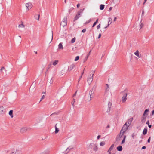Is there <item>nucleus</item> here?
I'll list each match as a JSON object with an SVG mask.
<instances>
[{"mask_svg":"<svg viewBox=\"0 0 154 154\" xmlns=\"http://www.w3.org/2000/svg\"><path fill=\"white\" fill-rule=\"evenodd\" d=\"M94 73V71H91L89 75L88 76L87 78V80L88 83L90 85L92 82L93 79V76Z\"/></svg>","mask_w":154,"mask_h":154,"instance_id":"nucleus-1","label":"nucleus"},{"mask_svg":"<svg viewBox=\"0 0 154 154\" xmlns=\"http://www.w3.org/2000/svg\"><path fill=\"white\" fill-rule=\"evenodd\" d=\"M90 148L93 149L94 151H96L98 149V147L94 143H90L89 145V147L88 148L89 149Z\"/></svg>","mask_w":154,"mask_h":154,"instance_id":"nucleus-2","label":"nucleus"},{"mask_svg":"<svg viewBox=\"0 0 154 154\" xmlns=\"http://www.w3.org/2000/svg\"><path fill=\"white\" fill-rule=\"evenodd\" d=\"M67 17H65L63 18L62 21L60 25L63 27H64L67 25Z\"/></svg>","mask_w":154,"mask_h":154,"instance_id":"nucleus-3","label":"nucleus"},{"mask_svg":"<svg viewBox=\"0 0 154 154\" xmlns=\"http://www.w3.org/2000/svg\"><path fill=\"white\" fill-rule=\"evenodd\" d=\"M21 152L20 149H14V150L12 152V154H18L20 153Z\"/></svg>","mask_w":154,"mask_h":154,"instance_id":"nucleus-4","label":"nucleus"},{"mask_svg":"<svg viewBox=\"0 0 154 154\" xmlns=\"http://www.w3.org/2000/svg\"><path fill=\"white\" fill-rule=\"evenodd\" d=\"M26 7L28 10L32 8V5L31 3L29 2L26 3Z\"/></svg>","mask_w":154,"mask_h":154,"instance_id":"nucleus-5","label":"nucleus"},{"mask_svg":"<svg viewBox=\"0 0 154 154\" xmlns=\"http://www.w3.org/2000/svg\"><path fill=\"white\" fill-rule=\"evenodd\" d=\"M28 129V128L26 127H23L21 129L20 131L22 133H24L26 132Z\"/></svg>","mask_w":154,"mask_h":154,"instance_id":"nucleus-6","label":"nucleus"},{"mask_svg":"<svg viewBox=\"0 0 154 154\" xmlns=\"http://www.w3.org/2000/svg\"><path fill=\"white\" fill-rule=\"evenodd\" d=\"M127 94H125L122 97V102L124 103L125 102L127 98L126 97L127 96Z\"/></svg>","mask_w":154,"mask_h":154,"instance_id":"nucleus-7","label":"nucleus"},{"mask_svg":"<svg viewBox=\"0 0 154 154\" xmlns=\"http://www.w3.org/2000/svg\"><path fill=\"white\" fill-rule=\"evenodd\" d=\"M112 103H111L109 102L108 103V109L107 111V112L108 113H109L110 112V108L112 106Z\"/></svg>","mask_w":154,"mask_h":154,"instance_id":"nucleus-8","label":"nucleus"},{"mask_svg":"<svg viewBox=\"0 0 154 154\" xmlns=\"http://www.w3.org/2000/svg\"><path fill=\"white\" fill-rule=\"evenodd\" d=\"M128 126H127V123H125L124 125L123 126L121 130H122L126 131L128 129Z\"/></svg>","mask_w":154,"mask_h":154,"instance_id":"nucleus-9","label":"nucleus"},{"mask_svg":"<svg viewBox=\"0 0 154 154\" xmlns=\"http://www.w3.org/2000/svg\"><path fill=\"white\" fill-rule=\"evenodd\" d=\"M5 112V109L4 108L1 106L0 107V113L1 114H3Z\"/></svg>","mask_w":154,"mask_h":154,"instance_id":"nucleus-10","label":"nucleus"},{"mask_svg":"<svg viewBox=\"0 0 154 154\" xmlns=\"http://www.w3.org/2000/svg\"><path fill=\"white\" fill-rule=\"evenodd\" d=\"M75 66V65L74 64H72L70 65L68 68V71H70Z\"/></svg>","mask_w":154,"mask_h":154,"instance_id":"nucleus-11","label":"nucleus"},{"mask_svg":"<svg viewBox=\"0 0 154 154\" xmlns=\"http://www.w3.org/2000/svg\"><path fill=\"white\" fill-rule=\"evenodd\" d=\"M114 144H112L110 147L109 148V149L108 150L107 152H109V154L111 153V151L113 149L114 147Z\"/></svg>","mask_w":154,"mask_h":154,"instance_id":"nucleus-12","label":"nucleus"},{"mask_svg":"<svg viewBox=\"0 0 154 154\" xmlns=\"http://www.w3.org/2000/svg\"><path fill=\"white\" fill-rule=\"evenodd\" d=\"M72 146H69V147L67 148L65 152V154H67L68 153L70 150L72 149Z\"/></svg>","mask_w":154,"mask_h":154,"instance_id":"nucleus-13","label":"nucleus"},{"mask_svg":"<svg viewBox=\"0 0 154 154\" xmlns=\"http://www.w3.org/2000/svg\"><path fill=\"white\" fill-rule=\"evenodd\" d=\"M80 15L81 14H79V13H77V14L76 16L74 18V21L78 19L80 17Z\"/></svg>","mask_w":154,"mask_h":154,"instance_id":"nucleus-14","label":"nucleus"},{"mask_svg":"<svg viewBox=\"0 0 154 154\" xmlns=\"http://www.w3.org/2000/svg\"><path fill=\"white\" fill-rule=\"evenodd\" d=\"M86 102H89L91 100V99L92 97H90L88 95V96H86Z\"/></svg>","mask_w":154,"mask_h":154,"instance_id":"nucleus-15","label":"nucleus"},{"mask_svg":"<svg viewBox=\"0 0 154 154\" xmlns=\"http://www.w3.org/2000/svg\"><path fill=\"white\" fill-rule=\"evenodd\" d=\"M131 120H132L131 119H129L125 123H127V126L129 127V126L131 124Z\"/></svg>","mask_w":154,"mask_h":154,"instance_id":"nucleus-16","label":"nucleus"},{"mask_svg":"<svg viewBox=\"0 0 154 154\" xmlns=\"http://www.w3.org/2000/svg\"><path fill=\"white\" fill-rule=\"evenodd\" d=\"M134 54L136 56L138 57L139 58L141 57V56H140L139 55V53L138 50H137L134 53Z\"/></svg>","mask_w":154,"mask_h":154,"instance_id":"nucleus-17","label":"nucleus"},{"mask_svg":"<svg viewBox=\"0 0 154 154\" xmlns=\"http://www.w3.org/2000/svg\"><path fill=\"white\" fill-rule=\"evenodd\" d=\"M112 19L110 18V17H109V21L108 22V24L107 26L106 27H105V28H106L107 27H108L111 23L112 21Z\"/></svg>","mask_w":154,"mask_h":154,"instance_id":"nucleus-18","label":"nucleus"},{"mask_svg":"<svg viewBox=\"0 0 154 154\" xmlns=\"http://www.w3.org/2000/svg\"><path fill=\"white\" fill-rule=\"evenodd\" d=\"M113 2L116 5L118 4L120 2V0H113Z\"/></svg>","mask_w":154,"mask_h":154,"instance_id":"nucleus-19","label":"nucleus"},{"mask_svg":"<svg viewBox=\"0 0 154 154\" xmlns=\"http://www.w3.org/2000/svg\"><path fill=\"white\" fill-rule=\"evenodd\" d=\"M58 48L59 49H62L63 50V45L62 43H60L59 45H58Z\"/></svg>","mask_w":154,"mask_h":154,"instance_id":"nucleus-20","label":"nucleus"},{"mask_svg":"<svg viewBox=\"0 0 154 154\" xmlns=\"http://www.w3.org/2000/svg\"><path fill=\"white\" fill-rule=\"evenodd\" d=\"M117 150L119 151H121L122 150V147L121 146H119L117 148Z\"/></svg>","mask_w":154,"mask_h":154,"instance_id":"nucleus-21","label":"nucleus"},{"mask_svg":"<svg viewBox=\"0 0 154 154\" xmlns=\"http://www.w3.org/2000/svg\"><path fill=\"white\" fill-rule=\"evenodd\" d=\"M95 91V88H94V87L93 88H92L91 90L89 91V92L91 94H93L94 93Z\"/></svg>","mask_w":154,"mask_h":154,"instance_id":"nucleus-22","label":"nucleus"},{"mask_svg":"<svg viewBox=\"0 0 154 154\" xmlns=\"http://www.w3.org/2000/svg\"><path fill=\"white\" fill-rule=\"evenodd\" d=\"M13 110H11L9 111V114L10 115L11 117V118H13Z\"/></svg>","mask_w":154,"mask_h":154,"instance_id":"nucleus-23","label":"nucleus"},{"mask_svg":"<svg viewBox=\"0 0 154 154\" xmlns=\"http://www.w3.org/2000/svg\"><path fill=\"white\" fill-rule=\"evenodd\" d=\"M149 109H146L145 110L144 112L143 115V116H144L146 115V116L148 114H146V113L149 112Z\"/></svg>","mask_w":154,"mask_h":154,"instance_id":"nucleus-24","label":"nucleus"},{"mask_svg":"<svg viewBox=\"0 0 154 154\" xmlns=\"http://www.w3.org/2000/svg\"><path fill=\"white\" fill-rule=\"evenodd\" d=\"M124 135H122L120 133L118 137H117L116 138V140L117 141H119L120 140V139L122 138V136H124Z\"/></svg>","mask_w":154,"mask_h":154,"instance_id":"nucleus-25","label":"nucleus"},{"mask_svg":"<svg viewBox=\"0 0 154 154\" xmlns=\"http://www.w3.org/2000/svg\"><path fill=\"white\" fill-rule=\"evenodd\" d=\"M147 132V129L146 128H144V129L143 133L144 135L146 134Z\"/></svg>","mask_w":154,"mask_h":154,"instance_id":"nucleus-26","label":"nucleus"},{"mask_svg":"<svg viewBox=\"0 0 154 154\" xmlns=\"http://www.w3.org/2000/svg\"><path fill=\"white\" fill-rule=\"evenodd\" d=\"M126 138V136L125 135H124L123 136V140L122 142V143H121L122 144L125 143Z\"/></svg>","mask_w":154,"mask_h":154,"instance_id":"nucleus-27","label":"nucleus"},{"mask_svg":"<svg viewBox=\"0 0 154 154\" xmlns=\"http://www.w3.org/2000/svg\"><path fill=\"white\" fill-rule=\"evenodd\" d=\"M105 5L103 4H101L100 5V9L101 10H103L104 8Z\"/></svg>","mask_w":154,"mask_h":154,"instance_id":"nucleus-28","label":"nucleus"},{"mask_svg":"<svg viewBox=\"0 0 154 154\" xmlns=\"http://www.w3.org/2000/svg\"><path fill=\"white\" fill-rule=\"evenodd\" d=\"M58 60H55L53 63V64L54 66L56 65L58 63Z\"/></svg>","mask_w":154,"mask_h":154,"instance_id":"nucleus-29","label":"nucleus"},{"mask_svg":"<svg viewBox=\"0 0 154 154\" xmlns=\"http://www.w3.org/2000/svg\"><path fill=\"white\" fill-rule=\"evenodd\" d=\"M146 116H143L142 119L141 120V121L142 123H144L145 122Z\"/></svg>","mask_w":154,"mask_h":154,"instance_id":"nucleus-30","label":"nucleus"},{"mask_svg":"<svg viewBox=\"0 0 154 154\" xmlns=\"http://www.w3.org/2000/svg\"><path fill=\"white\" fill-rule=\"evenodd\" d=\"M85 9V8H84L83 9H80L79 11L78 12L79 14H81L83 12L84 10Z\"/></svg>","mask_w":154,"mask_h":154,"instance_id":"nucleus-31","label":"nucleus"},{"mask_svg":"<svg viewBox=\"0 0 154 154\" xmlns=\"http://www.w3.org/2000/svg\"><path fill=\"white\" fill-rule=\"evenodd\" d=\"M125 131L122 130H121L120 134L122 135H124V133L125 132Z\"/></svg>","mask_w":154,"mask_h":154,"instance_id":"nucleus-32","label":"nucleus"},{"mask_svg":"<svg viewBox=\"0 0 154 154\" xmlns=\"http://www.w3.org/2000/svg\"><path fill=\"white\" fill-rule=\"evenodd\" d=\"M76 38L75 37L73 38L71 40V42L72 43H73L75 42Z\"/></svg>","mask_w":154,"mask_h":154,"instance_id":"nucleus-33","label":"nucleus"},{"mask_svg":"<svg viewBox=\"0 0 154 154\" xmlns=\"http://www.w3.org/2000/svg\"><path fill=\"white\" fill-rule=\"evenodd\" d=\"M40 154H49V151H45L40 153Z\"/></svg>","mask_w":154,"mask_h":154,"instance_id":"nucleus-34","label":"nucleus"},{"mask_svg":"<svg viewBox=\"0 0 154 154\" xmlns=\"http://www.w3.org/2000/svg\"><path fill=\"white\" fill-rule=\"evenodd\" d=\"M100 144L101 146H103L105 144V143L104 141L101 142Z\"/></svg>","mask_w":154,"mask_h":154,"instance_id":"nucleus-35","label":"nucleus"},{"mask_svg":"<svg viewBox=\"0 0 154 154\" xmlns=\"http://www.w3.org/2000/svg\"><path fill=\"white\" fill-rule=\"evenodd\" d=\"M18 27L19 28H23L24 27V26L23 24H21L19 25Z\"/></svg>","mask_w":154,"mask_h":154,"instance_id":"nucleus-36","label":"nucleus"},{"mask_svg":"<svg viewBox=\"0 0 154 154\" xmlns=\"http://www.w3.org/2000/svg\"><path fill=\"white\" fill-rule=\"evenodd\" d=\"M74 9V8L73 7H72L71 8H70V9H69V11H68V12H69V14H70L71 12V11L73 10Z\"/></svg>","mask_w":154,"mask_h":154,"instance_id":"nucleus-37","label":"nucleus"},{"mask_svg":"<svg viewBox=\"0 0 154 154\" xmlns=\"http://www.w3.org/2000/svg\"><path fill=\"white\" fill-rule=\"evenodd\" d=\"M51 64H49L48 66V67L47 68V71L46 72H47L49 69L51 67Z\"/></svg>","mask_w":154,"mask_h":154,"instance_id":"nucleus-38","label":"nucleus"},{"mask_svg":"<svg viewBox=\"0 0 154 154\" xmlns=\"http://www.w3.org/2000/svg\"><path fill=\"white\" fill-rule=\"evenodd\" d=\"M79 59V56H77L75 57V61H77Z\"/></svg>","mask_w":154,"mask_h":154,"instance_id":"nucleus-39","label":"nucleus"},{"mask_svg":"<svg viewBox=\"0 0 154 154\" xmlns=\"http://www.w3.org/2000/svg\"><path fill=\"white\" fill-rule=\"evenodd\" d=\"M59 129L57 128H56L55 129V133H57L59 132Z\"/></svg>","mask_w":154,"mask_h":154,"instance_id":"nucleus-40","label":"nucleus"},{"mask_svg":"<svg viewBox=\"0 0 154 154\" xmlns=\"http://www.w3.org/2000/svg\"><path fill=\"white\" fill-rule=\"evenodd\" d=\"M144 26V24H143V23H142L140 25V29H141V28H142L143 26Z\"/></svg>","mask_w":154,"mask_h":154,"instance_id":"nucleus-41","label":"nucleus"},{"mask_svg":"<svg viewBox=\"0 0 154 154\" xmlns=\"http://www.w3.org/2000/svg\"><path fill=\"white\" fill-rule=\"evenodd\" d=\"M75 101V99H73V103H72V106L73 107L74 106V103Z\"/></svg>","mask_w":154,"mask_h":154,"instance_id":"nucleus-42","label":"nucleus"},{"mask_svg":"<svg viewBox=\"0 0 154 154\" xmlns=\"http://www.w3.org/2000/svg\"><path fill=\"white\" fill-rule=\"evenodd\" d=\"M100 27V24H99L97 26V29H99Z\"/></svg>","mask_w":154,"mask_h":154,"instance_id":"nucleus-43","label":"nucleus"},{"mask_svg":"<svg viewBox=\"0 0 154 154\" xmlns=\"http://www.w3.org/2000/svg\"><path fill=\"white\" fill-rule=\"evenodd\" d=\"M45 97V96L44 95H43L42 96V98H41V100H40V102Z\"/></svg>","mask_w":154,"mask_h":154,"instance_id":"nucleus-44","label":"nucleus"},{"mask_svg":"<svg viewBox=\"0 0 154 154\" xmlns=\"http://www.w3.org/2000/svg\"><path fill=\"white\" fill-rule=\"evenodd\" d=\"M91 21V19H90L88 20L87 21H86V22L85 23L88 24V23H89Z\"/></svg>","mask_w":154,"mask_h":154,"instance_id":"nucleus-45","label":"nucleus"},{"mask_svg":"<svg viewBox=\"0 0 154 154\" xmlns=\"http://www.w3.org/2000/svg\"><path fill=\"white\" fill-rule=\"evenodd\" d=\"M86 29H84L82 30V32L83 33H84L86 32Z\"/></svg>","mask_w":154,"mask_h":154,"instance_id":"nucleus-46","label":"nucleus"},{"mask_svg":"<svg viewBox=\"0 0 154 154\" xmlns=\"http://www.w3.org/2000/svg\"><path fill=\"white\" fill-rule=\"evenodd\" d=\"M151 137H150L148 140L147 142L148 143H150V140Z\"/></svg>","mask_w":154,"mask_h":154,"instance_id":"nucleus-47","label":"nucleus"},{"mask_svg":"<svg viewBox=\"0 0 154 154\" xmlns=\"http://www.w3.org/2000/svg\"><path fill=\"white\" fill-rule=\"evenodd\" d=\"M146 124L148 125L149 124V120H148L146 122Z\"/></svg>","mask_w":154,"mask_h":154,"instance_id":"nucleus-48","label":"nucleus"},{"mask_svg":"<svg viewBox=\"0 0 154 154\" xmlns=\"http://www.w3.org/2000/svg\"><path fill=\"white\" fill-rule=\"evenodd\" d=\"M97 23H96V22H95L93 24V26H92V27H94V26H95V25H96Z\"/></svg>","mask_w":154,"mask_h":154,"instance_id":"nucleus-49","label":"nucleus"},{"mask_svg":"<svg viewBox=\"0 0 154 154\" xmlns=\"http://www.w3.org/2000/svg\"><path fill=\"white\" fill-rule=\"evenodd\" d=\"M91 50H90V51L89 53L87 54L88 55V57L90 55V53L91 52Z\"/></svg>","mask_w":154,"mask_h":154,"instance_id":"nucleus-50","label":"nucleus"},{"mask_svg":"<svg viewBox=\"0 0 154 154\" xmlns=\"http://www.w3.org/2000/svg\"><path fill=\"white\" fill-rule=\"evenodd\" d=\"M92 94H91L89 92V94L88 95V96H89L90 97H92Z\"/></svg>","mask_w":154,"mask_h":154,"instance_id":"nucleus-51","label":"nucleus"},{"mask_svg":"<svg viewBox=\"0 0 154 154\" xmlns=\"http://www.w3.org/2000/svg\"><path fill=\"white\" fill-rule=\"evenodd\" d=\"M5 69V68L4 67H2L1 68V70L2 71Z\"/></svg>","mask_w":154,"mask_h":154,"instance_id":"nucleus-52","label":"nucleus"},{"mask_svg":"<svg viewBox=\"0 0 154 154\" xmlns=\"http://www.w3.org/2000/svg\"><path fill=\"white\" fill-rule=\"evenodd\" d=\"M101 36V34L100 33L99 35H98V39L100 38Z\"/></svg>","mask_w":154,"mask_h":154,"instance_id":"nucleus-53","label":"nucleus"},{"mask_svg":"<svg viewBox=\"0 0 154 154\" xmlns=\"http://www.w3.org/2000/svg\"><path fill=\"white\" fill-rule=\"evenodd\" d=\"M53 38V32L52 31V37H51V41L52 40Z\"/></svg>","mask_w":154,"mask_h":154,"instance_id":"nucleus-54","label":"nucleus"},{"mask_svg":"<svg viewBox=\"0 0 154 154\" xmlns=\"http://www.w3.org/2000/svg\"><path fill=\"white\" fill-rule=\"evenodd\" d=\"M146 148V147L145 146H143L142 148V149H145Z\"/></svg>","mask_w":154,"mask_h":154,"instance_id":"nucleus-55","label":"nucleus"},{"mask_svg":"<svg viewBox=\"0 0 154 154\" xmlns=\"http://www.w3.org/2000/svg\"><path fill=\"white\" fill-rule=\"evenodd\" d=\"M101 137L100 135H98L97 136V139H99Z\"/></svg>","mask_w":154,"mask_h":154,"instance_id":"nucleus-56","label":"nucleus"},{"mask_svg":"<svg viewBox=\"0 0 154 154\" xmlns=\"http://www.w3.org/2000/svg\"><path fill=\"white\" fill-rule=\"evenodd\" d=\"M82 75H81V76L80 77H79V81H78V82H79V81H80V80L81 79V78H82Z\"/></svg>","mask_w":154,"mask_h":154,"instance_id":"nucleus-57","label":"nucleus"},{"mask_svg":"<svg viewBox=\"0 0 154 154\" xmlns=\"http://www.w3.org/2000/svg\"><path fill=\"white\" fill-rule=\"evenodd\" d=\"M80 6V4L78 3L77 4V7L78 8Z\"/></svg>","mask_w":154,"mask_h":154,"instance_id":"nucleus-58","label":"nucleus"},{"mask_svg":"<svg viewBox=\"0 0 154 154\" xmlns=\"http://www.w3.org/2000/svg\"><path fill=\"white\" fill-rule=\"evenodd\" d=\"M77 91H76L75 93L73 94V97H74L76 95V93H77Z\"/></svg>","mask_w":154,"mask_h":154,"instance_id":"nucleus-59","label":"nucleus"},{"mask_svg":"<svg viewBox=\"0 0 154 154\" xmlns=\"http://www.w3.org/2000/svg\"><path fill=\"white\" fill-rule=\"evenodd\" d=\"M148 127L149 128H151L152 127V125H148Z\"/></svg>","mask_w":154,"mask_h":154,"instance_id":"nucleus-60","label":"nucleus"},{"mask_svg":"<svg viewBox=\"0 0 154 154\" xmlns=\"http://www.w3.org/2000/svg\"><path fill=\"white\" fill-rule=\"evenodd\" d=\"M152 115H153L154 114V110L152 111Z\"/></svg>","mask_w":154,"mask_h":154,"instance_id":"nucleus-61","label":"nucleus"},{"mask_svg":"<svg viewBox=\"0 0 154 154\" xmlns=\"http://www.w3.org/2000/svg\"><path fill=\"white\" fill-rule=\"evenodd\" d=\"M116 17H115L114 19V21H116Z\"/></svg>","mask_w":154,"mask_h":154,"instance_id":"nucleus-62","label":"nucleus"},{"mask_svg":"<svg viewBox=\"0 0 154 154\" xmlns=\"http://www.w3.org/2000/svg\"><path fill=\"white\" fill-rule=\"evenodd\" d=\"M110 127V125H108L107 126V127H106V128H109Z\"/></svg>","mask_w":154,"mask_h":154,"instance_id":"nucleus-63","label":"nucleus"},{"mask_svg":"<svg viewBox=\"0 0 154 154\" xmlns=\"http://www.w3.org/2000/svg\"><path fill=\"white\" fill-rule=\"evenodd\" d=\"M112 8V7H110L109 8V10L110 11Z\"/></svg>","mask_w":154,"mask_h":154,"instance_id":"nucleus-64","label":"nucleus"}]
</instances>
